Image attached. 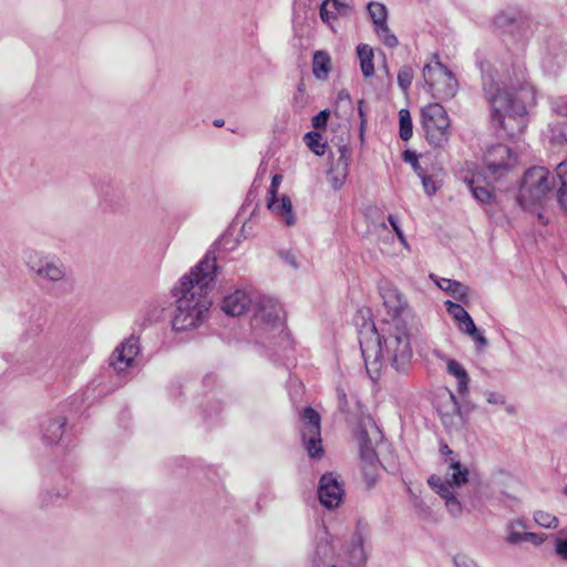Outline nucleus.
Wrapping results in <instances>:
<instances>
[{
	"label": "nucleus",
	"mask_w": 567,
	"mask_h": 567,
	"mask_svg": "<svg viewBox=\"0 0 567 567\" xmlns=\"http://www.w3.org/2000/svg\"><path fill=\"white\" fill-rule=\"evenodd\" d=\"M478 66L492 125L512 138L518 137L528 124V110L535 105L534 86L525 79L501 84L497 71L487 61H480Z\"/></svg>",
	"instance_id": "nucleus-1"
},
{
	"label": "nucleus",
	"mask_w": 567,
	"mask_h": 567,
	"mask_svg": "<svg viewBox=\"0 0 567 567\" xmlns=\"http://www.w3.org/2000/svg\"><path fill=\"white\" fill-rule=\"evenodd\" d=\"M419 332L416 323H384L382 334L374 324L360 331L359 342L367 373L372 380L380 377L383 360L398 372H405L412 359V338Z\"/></svg>",
	"instance_id": "nucleus-2"
},
{
	"label": "nucleus",
	"mask_w": 567,
	"mask_h": 567,
	"mask_svg": "<svg viewBox=\"0 0 567 567\" xmlns=\"http://www.w3.org/2000/svg\"><path fill=\"white\" fill-rule=\"evenodd\" d=\"M216 270V258L208 251L200 262L192 268L189 275L181 279L179 286L174 289L176 297V310L172 320L174 330L185 331L195 328L204 320L212 306L208 292L214 286Z\"/></svg>",
	"instance_id": "nucleus-3"
},
{
	"label": "nucleus",
	"mask_w": 567,
	"mask_h": 567,
	"mask_svg": "<svg viewBox=\"0 0 567 567\" xmlns=\"http://www.w3.org/2000/svg\"><path fill=\"white\" fill-rule=\"evenodd\" d=\"M556 177L545 167H532L522 178L517 195L519 206L537 214L540 224H548V218L542 213L555 202Z\"/></svg>",
	"instance_id": "nucleus-4"
},
{
	"label": "nucleus",
	"mask_w": 567,
	"mask_h": 567,
	"mask_svg": "<svg viewBox=\"0 0 567 567\" xmlns=\"http://www.w3.org/2000/svg\"><path fill=\"white\" fill-rule=\"evenodd\" d=\"M251 327L256 337L260 339H275L281 336L284 329L282 308L270 297H259L254 302Z\"/></svg>",
	"instance_id": "nucleus-5"
},
{
	"label": "nucleus",
	"mask_w": 567,
	"mask_h": 567,
	"mask_svg": "<svg viewBox=\"0 0 567 567\" xmlns=\"http://www.w3.org/2000/svg\"><path fill=\"white\" fill-rule=\"evenodd\" d=\"M421 123L426 141L433 147H444L450 138V118L439 103H430L421 110Z\"/></svg>",
	"instance_id": "nucleus-6"
},
{
	"label": "nucleus",
	"mask_w": 567,
	"mask_h": 567,
	"mask_svg": "<svg viewBox=\"0 0 567 567\" xmlns=\"http://www.w3.org/2000/svg\"><path fill=\"white\" fill-rule=\"evenodd\" d=\"M423 78L432 95L436 99L449 100L457 92V80L452 71L440 61H436L434 65L426 64L423 69Z\"/></svg>",
	"instance_id": "nucleus-7"
},
{
	"label": "nucleus",
	"mask_w": 567,
	"mask_h": 567,
	"mask_svg": "<svg viewBox=\"0 0 567 567\" xmlns=\"http://www.w3.org/2000/svg\"><path fill=\"white\" fill-rule=\"evenodd\" d=\"M436 411L449 433L461 432L467 422V412L463 411L455 394L446 390L436 398Z\"/></svg>",
	"instance_id": "nucleus-8"
},
{
	"label": "nucleus",
	"mask_w": 567,
	"mask_h": 567,
	"mask_svg": "<svg viewBox=\"0 0 567 567\" xmlns=\"http://www.w3.org/2000/svg\"><path fill=\"white\" fill-rule=\"evenodd\" d=\"M381 297L389 317L384 323H416L412 309L398 288L392 286L382 288Z\"/></svg>",
	"instance_id": "nucleus-9"
},
{
	"label": "nucleus",
	"mask_w": 567,
	"mask_h": 567,
	"mask_svg": "<svg viewBox=\"0 0 567 567\" xmlns=\"http://www.w3.org/2000/svg\"><path fill=\"white\" fill-rule=\"evenodd\" d=\"M301 421L302 444L311 458H320L323 453L320 415L315 409L308 406L301 413Z\"/></svg>",
	"instance_id": "nucleus-10"
},
{
	"label": "nucleus",
	"mask_w": 567,
	"mask_h": 567,
	"mask_svg": "<svg viewBox=\"0 0 567 567\" xmlns=\"http://www.w3.org/2000/svg\"><path fill=\"white\" fill-rule=\"evenodd\" d=\"M357 441L361 460L370 465L378 460L375 446L382 440V433L371 417L361 419L357 429Z\"/></svg>",
	"instance_id": "nucleus-11"
},
{
	"label": "nucleus",
	"mask_w": 567,
	"mask_h": 567,
	"mask_svg": "<svg viewBox=\"0 0 567 567\" xmlns=\"http://www.w3.org/2000/svg\"><path fill=\"white\" fill-rule=\"evenodd\" d=\"M27 265L41 280L58 282L63 280L66 275L65 267L60 260L41 257L37 254L29 255Z\"/></svg>",
	"instance_id": "nucleus-12"
},
{
	"label": "nucleus",
	"mask_w": 567,
	"mask_h": 567,
	"mask_svg": "<svg viewBox=\"0 0 567 567\" xmlns=\"http://www.w3.org/2000/svg\"><path fill=\"white\" fill-rule=\"evenodd\" d=\"M140 349V338L131 336L114 349L109 360L110 367L117 373L125 371L132 367Z\"/></svg>",
	"instance_id": "nucleus-13"
},
{
	"label": "nucleus",
	"mask_w": 567,
	"mask_h": 567,
	"mask_svg": "<svg viewBox=\"0 0 567 567\" xmlns=\"http://www.w3.org/2000/svg\"><path fill=\"white\" fill-rule=\"evenodd\" d=\"M343 489L333 473L321 476L318 486V497L322 506L332 509L342 501Z\"/></svg>",
	"instance_id": "nucleus-14"
},
{
	"label": "nucleus",
	"mask_w": 567,
	"mask_h": 567,
	"mask_svg": "<svg viewBox=\"0 0 567 567\" xmlns=\"http://www.w3.org/2000/svg\"><path fill=\"white\" fill-rule=\"evenodd\" d=\"M512 150L503 144L493 145L484 156L487 171L494 176H502L511 167Z\"/></svg>",
	"instance_id": "nucleus-15"
},
{
	"label": "nucleus",
	"mask_w": 567,
	"mask_h": 567,
	"mask_svg": "<svg viewBox=\"0 0 567 567\" xmlns=\"http://www.w3.org/2000/svg\"><path fill=\"white\" fill-rule=\"evenodd\" d=\"M427 483L445 501L449 513L453 517H460L463 512L462 504L456 498L454 491H450V485L442 484V477L435 474L429 477Z\"/></svg>",
	"instance_id": "nucleus-16"
},
{
	"label": "nucleus",
	"mask_w": 567,
	"mask_h": 567,
	"mask_svg": "<svg viewBox=\"0 0 567 567\" xmlns=\"http://www.w3.org/2000/svg\"><path fill=\"white\" fill-rule=\"evenodd\" d=\"M252 303L251 298L244 290H236L223 299L221 309L231 317L241 316Z\"/></svg>",
	"instance_id": "nucleus-17"
},
{
	"label": "nucleus",
	"mask_w": 567,
	"mask_h": 567,
	"mask_svg": "<svg viewBox=\"0 0 567 567\" xmlns=\"http://www.w3.org/2000/svg\"><path fill=\"white\" fill-rule=\"evenodd\" d=\"M525 22L524 13L517 8H507L498 12L494 18V24L505 31L514 32Z\"/></svg>",
	"instance_id": "nucleus-18"
},
{
	"label": "nucleus",
	"mask_w": 567,
	"mask_h": 567,
	"mask_svg": "<svg viewBox=\"0 0 567 567\" xmlns=\"http://www.w3.org/2000/svg\"><path fill=\"white\" fill-rule=\"evenodd\" d=\"M447 472L445 478H442V484H449L450 491H454V487H460L468 481V470L462 465L457 457H451L445 461Z\"/></svg>",
	"instance_id": "nucleus-19"
},
{
	"label": "nucleus",
	"mask_w": 567,
	"mask_h": 567,
	"mask_svg": "<svg viewBox=\"0 0 567 567\" xmlns=\"http://www.w3.org/2000/svg\"><path fill=\"white\" fill-rule=\"evenodd\" d=\"M351 12L352 8L339 0H324L320 6V18L327 24H331L338 17H348Z\"/></svg>",
	"instance_id": "nucleus-20"
},
{
	"label": "nucleus",
	"mask_w": 567,
	"mask_h": 567,
	"mask_svg": "<svg viewBox=\"0 0 567 567\" xmlns=\"http://www.w3.org/2000/svg\"><path fill=\"white\" fill-rule=\"evenodd\" d=\"M344 558L349 567H363L367 561V554L363 548V538L354 534L347 547Z\"/></svg>",
	"instance_id": "nucleus-21"
},
{
	"label": "nucleus",
	"mask_w": 567,
	"mask_h": 567,
	"mask_svg": "<svg viewBox=\"0 0 567 567\" xmlns=\"http://www.w3.org/2000/svg\"><path fill=\"white\" fill-rule=\"evenodd\" d=\"M334 554V547L330 543V540L324 537L317 540L316 548L312 555V563L315 567H336V565L330 564L332 556Z\"/></svg>",
	"instance_id": "nucleus-22"
},
{
	"label": "nucleus",
	"mask_w": 567,
	"mask_h": 567,
	"mask_svg": "<svg viewBox=\"0 0 567 567\" xmlns=\"http://www.w3.org/2000/svg\"><path fill=\"white\" fill-rule=\"evenodd\" d=\"M66 417L56 416L42 425V437L48 444H56L63 436Z\"/></svg>",
	"instance_id": "nucleus-23"
},
{
	"label": "nucleus",
	"mask_w": 567,
	"mask_h": 567,
	"mask_svg": "<svg viewBox=\"0 0 567 567\" xmlns=\"http://www.w3.org/2000/svg\"><path fill=\"white\" fill-rule=\"evenodd\" d=\"M268 208L281 216L287 226H293L296 224V218L292 214L291 200L287 195H284L279 202L277 200V197L269 198Z\"/></svg>",
	"instance_id": "nucleus-24"
},
{
	"label": "nucleus",
	"mask_w": 567,
	"mask_h": 567,
	"mask_svg": "<svg viewBox=\"0 0 567 567\" xmlns=\"http://www.w3.org/2000/svg\"><path fill=\"white\" fill-rule=\"evenodd\" d=\"M436 285L440 289L449 292L453 298L461 302H466L467 292L470 288L461 284L460 281L449 279V278H440L436 280Z\"/></svg>",
	"instance_id": "nucleus-25"
},
{
	"label": "nucleus",
	"mask_w": 567,
	"mask_h": 567,
	"mask_svg": "<svg viewBox=\"0 0 567 567\" xmlns=\"http://www.w3.org/2000/svg\"><path fill=\"white\" fill-rule=\"evenodd\" d=\"M331 58L322 50L316 51L312 59V73L318 80H326L330 72Z\"/></svg>",
	"instance_id": "nucleus-26"
},
{
	"label": "nucleus",
	"mask_w": 567,
	"mask_h": 567,
	"mask_svg": "<svg viewBox=\"0 0 567 567\" xmlns=\"http://www.w3.org/2000/svg\"><path fill=\"white\" fill-rule=\"evenodd\" d=\"M357 54L360 60V68L364 78H371L374 74L373 50L368 44H359Z\"/></svg>",
	"instance_id": "nucleus-27"
},
{
	"label": "nucleus",
	"mask_w": 567,
	"mask_h": 567,
	"mask_svg": "<svg viewBox=\"0 0 567 567\" xmlns=\"http://www.w3.org/2000/svg\"><path fill=\"white\" fill-rule=\"evenodd\" d=\"M556 177L560 183V186L556 193V200L567 213V159L557 165Z\"/></svg>",
	"instance_id": "nucleus-28"
},
{
	"label": "nucleus",
	"mask_w": 567,
	"mask_h": 567,
	"mask_svg": "<svg viewBox=\"0 0 567 567\" xmlns=\"http://www.w3.org/2000/svg\"><path fill=\"white\" fill-rule=\"evenodd\" d=\"M447 372L456 378L457 390L461 394L468 391L470 378L466 370L454 359L447 361Z\"/></svg>",
	"instance_id": "nucleus-29"
},
{
	"label": "nucleus",
	"mask_w": 567,
	"mask_h": 567,
	"mask_svg": "<svg viewBox=\"0 0 567 567\" xmlns=\"http://www.w3.org/2000/svg\"><path fill=\"white\" fill-rule=\"evenodd\" d=\"M399 135L402 141H409L413 134V124L410 111L402 109L399 112Z\"/></svg>",
	"instance_id": "nucleus-30"
},
{
	"label": "nucleus",
	"mask_w": 567,
	"mask_h": 567,
	"mask_svg": "<svg viewBox=\"0 0 567 567\" xmlns=\"http://www.w3.org/2000/svg\"><path fill=\"white\" fill-rule=\"evenodd\" d=\"M307 146L316 154L323 155L326 153V143H322V135L317 131L308 132L305 136Z\"/></svg>",
	"instance_id": "nucleus-31"
},
{
	"label": "nucleus",
	"mask_w": 567,
	"mask_h": 567,
	"mask_svg": "<svg viewBox=\"0 0 567 567\" xmlns=\"http://www.w3.org/2000/svg\"><path fill=\"white\" fill-rule=\"evenodd\" d=\"M369 14L374 23V28L386 23V8L379 2H371L368 6Z\"/></svg>",
	"instance_id": "nucleus-32"
},
{
	"label": "nucleus",
	"mask_w": 567,
	"mask_h": 567,
	"mask_svg": "<svg viewBox=\"0 0 567 567\" xmlns=\"http://www.w3.org/2000/svg\"><path fill=\"white\" fill-rule=\"evenodd\" d=\"M468 186L477 202L488 204L493 200L494 195L487 187L478 186L474 181H470Z\"/></svg>",
	"instance_id": "nucleus-33"
},
{
	"label": "nucleus",
	"mask_w": 567,
	"mask_h": 567,
	"mask_svg": "<svg viewBox=\"0 0 567 567\" xmlns=\"http://www.w3.org/2000/svg\"><path fill=\"white\" fill-rule=\"evenodd\" d=\"M374 29L381 42L388 48H395L399 44L398 38L391 32L386 23Z\"/></svg>",
	"instance_id": "nucleus-34"
},
{
	"label": "nucleus",
	"mask_w": 567,
	"mask_h": 567,
	"mask_svg": "<svg viewBox=\"0 0 567 567\" xmlns=\"http://www.w3.org/2000/svg\"><path fill=\"white\" fill-rule=\"evenodd\" d=\"M535 522L545 528H556L558 526V518L547 512L537 511L534 514Z\"/></svg>",
	"instance_id": "nucleus-35"
},
{
	"label": "nucleus",
	"mask_w": 567,
	"mask_h": 567,
	"mask_svg": "<svg viewBox=\"0 0 567 567\" xmlns=\"http://www.w3.org/2000/svg\"><path fill=\"white\" fill-rule=\"evenodd\" d=\"M507 542L511 544H518L522 542H533L535 544H538L540 542V539L538 538L537 534H535V533L512 532L507 537Z\"/></svg>",
	"instance_id": "nucleus-36"
},
{
	"label": "nucleus",
	"mask_w": 567,
	"mask_h": 567,
	"mask_svg": "<svg viewBox=\"0 0 567 567\" xmlns=\"http://www.w3.org/2000/svg\"><path fill=\"white\" fill-rule=\"evenodd\" d=\"M413 80V70L411 66H402L398 72V84L403 90L406 91Z\"/></svg>",
	"instance_id": "nucleus-37"
},
{
	"label": "nucleus",
	"mask_w": 567,
	"mask_h": 567,
	"mask_svg": "<svg viewBox=\"0 0 567 567\" xmlns=\"http://www.w3.org/2000/svg\"><path fill=\"white\" fill-rule=\"evenodd\" d=\"M447 312L457 321H462V319H466L470 315L461 305L455 303L453 301L447 300L445 302Z\"/></svg>",
	"instance_id": "nucleus-38"
},
{
	"label": "nucleus",
	"mask_w": 567,
	"mask_h": 567,
	"mask_svg": "<svg viewBox=\"0 0 567 567\" xmlns=\"http://www.w3.org/2000/svg\"><path fill=\"white\" fill-rule=\"evenodd\" d=\"M403 159H404V162H406V163L412 165L413 171L419 176H422V174L424 173V169L421 167V165L419 163L417 154L415 152L410 151V150L404 151L403 152Z\"/></svg>",
	"instance_id": "nucleus-39"
},
{
	"label": "nucleus",
	"mask_w": 567,
	"mask_h": 567,
	"mask_svg": "<svg viewBox=\"0 0 567 567\" xmlns=\"http://www.w3.org/2000/svg\"><path fill=\"white\" fill-rule=\"evenodd\" d=\"M327 178L334 189H340L347 179V175L330 168L327 173Z\"/></svg>",
	"instance_id": "nucleus-40"
},
{
	"label": "nucleus",
	"mask_w": 567,
	"mask_h": 567,
	"mask_svg": "<svg viewBox=\"0 0 567 567\" xmlns=\"http://www.w3.org/2000/svg\"><path fill=\"white\" fill-rule=\"evenodd\" d=\"M458 328L463 333L470 337L477 334V328L470 315L466 317V319H462V321L458 322Z\"/></svg>",
	"instance_id": "nucleus-41"
},
{
	"label": "nucleus",
	"mask_w": 567,
	"mask_h": 567,
	"mask_svg": "<svg viewBox=\"0 0 567 567\" xmlns=\"http://www.w3.org/2000/svg\"><path fill=\"white\" fill-rule=\"evenodd\" d=\"M330 116V112L328 110L320 111L317 115L312 117V126L316 130L326 128L328 120Z\"/></svg>",
	"instance_id": "nucleus-42"
},
{
	"label": "nucleus",
	"mask_w": 567,
	"mask_h": 567,
	"mask_svg": "<svg viewBox=\"0 0 567 567\" xmlns=\"http://www.w3.org/2000/svg\"><path fill=\"white\" fill-rule=\"evenodd\" d=\"M338 151H339V157L336 161V163L349 167L350 159H351V148L348 145H341V146H339Z\"/></svg>",
	"instance_id": "nucleus-43"
},
{
	"label": "nucleus",
	"mask_w": 567,
	"mask_h": 567,
	"mask_svg": "<svg viewBox=\"0 0 567 567\" xmlns=\"http://www.w3.org/2000/svg\"><path fill=\"white\" fill-rule=\"evenodd\" d=\"M556 554L563 559L567 560V537L557 538L555 542Z\"/></svg>",
	"instance_id": "nucleus-44"
},
{
	"label": "nucleus",
	"mask_w": 567,
	"mask_h": 567,
	"mask_svg": "<svg viewBox=\"0 0 567 567\" xmlns=\"http://www.w3.org/2000/svg\"><path fill=\"white\" fill-rule=\"evenodd\" d=\"M282 181V176L279 175V174H276L272 179H271V184H270V187H269V198H276L277 197V194H278V188H279V185Z\"/></svg>",
	"instance_id": "nucleus-45"
},
{
	"label": "nucleus",
	"mask_w": 567,
	"mask_h": 567,
	"mask_svg": "<svg viewBox=\"0 0 567 567\" xmlns=\"http://www.w3.org/2000/svg\"><path fill=\"white\" fill-rule=\"evenodd\" d=\"M420 177L422 178V184H423V187H424L425 192L429 195L434 194L436 188H435V185H434V182H433L432 177L426 176L425 172Z\"/></svg>",
	"instance_id": "nucleus-46"
},
{
	"label": "nucleus",
	"mask_w": 567,
	"mask_h": 567,
	"mask_svg": "<svg viewBox=\"0 0 567 567\" xmlns=\"http://www.w3.org/2000/svg\"><path fill=\"white\" fill-rule=\"evenodd\" d=\"M337 398H338L339 410L342 412H347L348 411V399H347V393L344 392V390L338 388L337 389Z\"/></svg>",
	"instance_id": "nucleus-47"
},
{
	"label": "nucleus",
	"mask_w": 567,
	"mask_h": 567,
	"mask_svg": "<svg viewBox=\"0 0 567 567\" xmlns=\"http://www.w3.org/2000/svg\"><path fill=\"white\" fill-rule=\"evenodd\" d=\"M280 257L287 265L291 266L292 268H298L299 265L297 262V257L292 251H281Z\"/></svg>",
	"instance_id": "nucleus-48"
},
{
	"label": "nucleus",
	"mask_w": 567,
	"mask_h": 567,
	"mask_svg": "<svg viewBox=\"0 0 567 567\" xmlns=\"http://www.w3.org/2000/svg\"><path fill=\"white\" fill-rule=\"evenodd\" d=\"M554 138L560 144H567V121L560 124L559 131L554 135Z\"/></svg>",
	"instance_id": "nucleus-49"
},
{
	"label": "nucleus",
	"mask_w": 567,
	"mask_h": 567,
	"mask_svg": "<svg viewBox=\"0 0 567 567\" xmlns=\"http://www.w3.org/2000/svg\"><path fill=\"white\" fill-rule=\"evenodd\" d=\"M486 400L491 404H501L502 405V404H505V402H506L505 396L497 392H488Z\"/></svg>",
	"instance_id": "nucleus-50"
},
{
	"label": "nucleus",
	"mask_w": 567,
	"mask_h": 567,
	"mask_svg": "<svg viewBox=\"0 0 567 567\" xmlns=\"http://www.w3.org/2000/svg\"><path fill=\"white\" fill-rule=\"evenodd\" d=\"M388 220L390 223V225L392 226L393 230L395 231V234L398 235L399 239L405 244V238H404V235H403V231L401 230L396 219L394 218L393 215H389L388 217Z\"/></svg>",
	"instance_id": "nucleus-51"
},
{
	"label": "nucleus",
	"mask_w": 567,
	"mask_h": 567,
	"mask_svg": "<svg viewBox=\"0 0 567 567\" xmlns=\"http://www.w3.org/2000/svg\"><path fill=\"white\" fill-rule=\"evenodd\" d=\"M454 561L457 567H477V565L472 559L465 556H456Z\"/></svg>",
	"instance_id": "nucleus-52"
},
{
	"label": "nucleus",
	"mask_w": 567,
	"mask_h": 567,
	"mask_svg": "<svg viewBox=\"0 0 567 567\" xmlns=\"http://www.w3.org/2000/svg\"><path fill=\"white\" fill-rule=\"evenodd\" d=\"M556 111L559 115L567 117V97L556 102Z\"/></svg>",
	"instance_id": "nucleus-53"
},
{
	"label": "nucleus",
	"mask_w": 567,
	"mask_h": 567,
	"mask_svg": "<svg viewBox=\"0 0 567 567\" xmlns=\"http://www.w3.org/2000/svg\"><path fill=\"white\" fill-rule=\"evenodd\" d=\"M64 497H66L65 489L58 491L54 494L48 493V499H45V503H47V505H49V504L54 503L55 498H64Z\"/></svg>",
	"instance_id": "nucleus-54"
},
{
	"label": "nucleus",
	"mask_w": 567,
	"mask_h": 567,
	"mask_svg": "<svg viewBox=\"0 0 567 567\" xmlns=\"http://www.w3.org/2000/svg\"><path fill=\"white\" fill-rule=\"evenodd\" d=\"M163 313H164L163 307L155 308L154 311L148 312V320L150 321H158L162 318Z\"/></svg>",
	"instance_id": "nucleus-55"
},
{
	"label": "nucleus",
	"mask_w": 567,
	"mask_h": 567,
	"mask_svg": "<svg viewBox=\"0 0 567 567\" xmlns=\"http://www.w3.org/2000/svg\"><path fill=\"white\" fill-rule=\"evenodd\" d=\"M440 453H441L443 456H445V461H446V460H450L451 457H456V456L454 455V452L449 447V445H447V444H442V445L440 446Z\"/></svg>",
	"instance_id": "nucleus-56"
},
{
	"label": "nucleus",
	"mask_w": 567,
	"mask_h": 567,
	"mask_svg": "<svg viewBox=\"0 0 567 567\" xmlns=\"http://www.w3.org/2000/svg\"><path fill=\"white\" fill-rule=\"evenodd\" d=\"M363 106H364V101L360 100L359 105H358V111H359V116H360V122H361V130L363 128V125L367 121V116H365Z\"/></svg>",
	"instance_id": "nucleus-57"
},
{
	"label": "nucleus",
	"mask_w": 567,
	"mask_h": 567,
	"mask_svg": "<svg viewBox=\"0 0 567 567\" xmlns=\"http://www.w3.org/2000/svg\"><path fill=\"white\" fill-rule=\"evenodd\" d=\"M471 338L480 346L485 347L487 346V339L477 331V334L471 336Z\"/></svg>",
	"instance_id": "nucleus-58"
},
{
	"label": "nucleus",
	"mask_w": 567,
	"mask_h": 567,
	"mask_svg": "<svg viewBox=\"0 0 567 567\" xmlns=\"http://www.w3.org/2000/svg\"><path fill=\"white\" fill-rule=\"evenodd\" d=\"M330 168H333L334 172H339V173L344 174L347 176L349 174V167H347L344 165H341V164H338V163H333Z\"/></svg>",
	"instance_id": "nucleus-59"
},
{
	"label": "nucleus",
	"mask_w": 567,
	"mask_h": 567,
	"mask_svg": "<svg viewBox=\"0 0 567 567\" xmlns=\"http://www.w3.org/2000/svg\"><path fill=\"white\" fill-rule=\"evenodd\" d=\"M213 124H214V126H216V127H221V126H224L225 121H224V120H221V118H216V120L213 122Z\"/></svg>",
	"instance_id": "nucleus-60"
},
{
	"label": "nucleus",
	"mask_w": 567,
	"mask_h": 567,
	"mask_svg": "<svg viewBox=\"0 0 567 567\" xmlns=\"http://www.w3.org/2000/svg\"><path fill=\"white\" fill-rule=\"evenodd\" d=\"M339 99H340V100H341V99H346V100H348V101L350 102V95H349V93H347V92H340V93H339Z\"/></svg>",
	"instance_id": "nucleus-61"
},
{
	"label": "nucleus",
	"mask_w": 567,
	"mask_h": 567,
	"mask_svg": "<svg viewBox=\"0 0 567 567\" xmlns=\"http://www.w3.org/2000/svg\"><path fill=\"white\" fill-rule=\"evenodd\" d=\"M564 494L567 495V486L564 488Z\"/></svg>",
	"instance_id": "nucleus-62"
}]
</instances>
